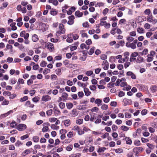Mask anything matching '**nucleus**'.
I'll return each mask as SVG.
<instances>
[{
    "mask_svg": "<svg viewBox=\"0 0 157 157\" xmlns=\"http://www.w3.org/2000/svg\"><path fill=\"white\" fill-rule=\"evenodd\" d=\"M147 145L150 149H153L155 147V146L154 145L149 143H147Z\"/></svg>",
    "mask_w": 157,
    "mask_h": 157,
    "instance_id": "obj_51",
    "label": "nucleus"
},
{
    "mask_svg": "<svg viewBox=\"0 0 157 157\" xmlns=\"http://www.w3.org/2000/svg\"><path fill=\"white\" fill-rule=\"evenodd\" d=\"M148 50L147 49H144L141 53V55H146L148 52Z\"/></svg>",
    "mask_w": 157,
    "mask_h": 157,
    "instance_id": "obj_50",
    "label": "nucleus"
},
{
    "mask_svg": "<svg viewBox=\"0 0 157 157\" xmlns=\"http://www.w3.org/2000/svg\"><path fill=\"white\" fill-rule=\"evenodd\" d=\"M73 148V146L72 145H71L67 147L66 149L68 151H71Z\"/></svg>",
    "mask_w": 157,
    "mask_h": 157,
    "instance_id": "obj_60",
    "label": "nucleus"
},
{
    "mask_svg": "<svg viewBox=\"0 0 157 157\" xmlns=\"http://www.w3.org/2000/svg\"><path fill=\"white\" fill-rule=\"evenodd\" d=\"M114 83H113L112 82H111L109 83L108 84V87L109 88H111L112 87H113L114 86Z\"/></svg>",
    "mask_w": 157,
    "mask_h": 157,
    "instance_id": "obj_49",
    "label": "nucleus"
},
{
    "mask_svg": "<svg viewBox=\"0 0 157 157\" xmlns=\"http://www.w3.org/2000/svg\"><path fill=\"white\" fill-rule=\"evenodd\" d=\"M33 140L35 142H38L39 140V138L37 136H34L33 138Z\"/></svg>",
    "mask_w": 157,
    "mask_h": 157,
    "instance_id": "obj_40",
    "label": "nucleus"
},
{
    "mask_svg": "<svg viewBox=\"0 0 157 157\" xmlns=\"http://www.w3.org/2000/svg\"><path fill=\"white\" fill-rule=\"evenodd\" d=\"M10 92L8 91H5L3 93V95L5 96H10Z\"/></svg>",
    "mask_w": 157,
    "mask_h": 157,
    "instance_id": "obj_46",
    "label": "nucleus"
},
{
    "mask_svg": "<svg viewBox=\"0 0 157 157\" xmlns=\"http://www.w3.org/2000/svg\"><path fill=\"white\" fill-rule=\"evenodd\" d=\"M57 77V76L55 75H52L51 76V79L54 80H56Z\"/></svg>",
    "mask_w": 157,
    "mask_h": 157,
    "instance_id": "obj_57",
    "label": "nucleus"
},
{
    "mask_svg": "<svg viewBox=\"0 0 157 157\" xmlns=\"http://www.w3.org/2000/svg\"><path fill=\"white\" fill-rule=\"evenodd\" d=\"M95 48L94 47H93L91 48L89 51V54L90 55H92L94 52V50Z\"/></svg>",
    "mask_w": 157,
    "mask_h": 157,
    "instance_id": "obj_48",
    "label": "nucleus"
},
{
    "mask_svg": "<svg viewBox=\"0 0 157 157\" xmlns=\"http://www.w3.org/2000/svg\"><path fill=\"white\" fill-rule=\"evenodd\" d=\"M81 155L80 154L78 153L71 155V157H80Z\"/></svg>",
    "mask_w": 157,
    "mask_h": 157,
    "instance_id": "obj_53",
    "label": "nucleus"
},
{
    "mask_svg": "<svg viewBox=\"0 0 157 157\" xmlns=\"http://www.w3.org/2000/svg\"><path fill=\"white\" fill-rule=\"evenodd\" d=\"M107 56L105 54H101L100 56V58L101 59L104 60L107 59Z\"/></svg>",
    "mask_w": 157,
    "mask_h": 157,
    "instance_id": "obj_44",
    "label": "nucleus"
},
{
    "mask_svg": "<svg viewBox=\"0 0 157 157\" xmlns=\"http://www.w3.org/2000/svg\"><path fill=\"white\" fill-rule=\"evenodd\" d=\"M28 96H25L21 98L20 99V101L21 102H23L26 101L28 100Z\"/></svg>",
    "mask_w": 157,
    "mask_h": 157,
    "instance_id": "obj_45",
    "label": "nucleus"
},
{
    "mask_svg": "<svg viewBox=\"0 0 157 157\" xmlns=\"http://www.w3.org/2000/svg\"><path fill=\"white\" fill-rule=\"evenodd\" d=\"M95 113H90V115L91 116V117L90 118V121H91L93 122L94 121V120L96 119V116L95 115Z\"/></svg>",
    "mask_w": 157,
    "mask_h": 157,
    "instance_id": "obj_21",
    "label": "nucleus"
},
{
    "mask_svg": "<svg viewBox=\"0 0 157 157\" xmlns=\"http://www.w3.org/2000/svg\"><path fill=\"white\" fill-rule=\"evenodd\" d=\"M13 113V111L12 110H10L7 112V113L1 114L0 116V118L1 119H2L6 117L7 116H8L9 114H10L11 113Z\"/></svg>",
    "mask_w": 157,
    "mask_h": 157,
    "instance_id": "obj_9",
    "label": "nucleus"
},
{
    "mask_svg": "<svg viewBox=\"0 0 157 157\" xmlns=\"http://www.w3.org/2000/svg\"><path fill=\"white\" fill-rule=\"evenodd\" d=\"M137 63H141L143 62H144V58L139 56L137 58Z\"/></svg>",
    "mask_w": 157,
    "mask_h": 157,
    "instance_id": "obj_26",
    "label": "nucleus"
},
{
    "mask_svg": "<svg viewBox=\"0 0 157 157\" xmlns=\"http://www.w3.org/2000/svg\"><path fill=\"white\" fill-rule=\"evenodd\" d=\"M9 103V101L6 100V99L4 100L2 102V105H7Z\"/></svg>",
    "mask_w": 157,
    "mask_h": 157,
    "instance_id": "obj_62",
    "label": "nucleus"
},
{
    "mask_svg": "<svg viewBox=\"0 0 157 157\" xmlns=\"http://www.w3.org/2000/svg\"><path fill=\"white\" fill-rule=\"evenodd\" d=\"M101 109L104 110H106L108 109V106L107 105L103 104L101 107Z\"/></svg>",
    "mask_w": 157,
    "mask_h": 157,
    "instance_id": "obj_36",
    "label": "nucleus"
},
{
    "mask_svg": "<svg viewBox=\"0 0 157 157\" xmlns=\"http://www.w3.org/2000/svg\"><path fill=\"white\" fill-rule=\"evenodd\" d=\"M150 89L151 92L154 93L157 91V86L156 85L152 86L151 87Z\"/></svg>",
    "mask_w": 157,
    "mask_h": 157,
    "instance_id": "obj_19",
    "label": "nucleus"
},
{
    "mask_svg": "<svg viewBox=\"0 0 157 157\" xmlns=\"http://www.w3.org/2000/svg\"><path fill=\"white\" fill-rule=\"evenodd\" d=\"M110 80V78L108 77H105V78L103 80H101L100 81V82L102 83L103 82H104L105 81L107 82H109Z\"/></svg>",
    "mask_w": 157,
    "mask_h": 157,
    "instance_id": "obj_42",
    "label": "nucleus"
},
{
    "mask_svg": "<svg viewBox=\"0 0 157 157\" xmlns=\"http://www.w3.org/2000/svg\"><path fill=\"white\" fill-rule=\"evenodd\" d=\"M73 104L71 102L67 103L66 106L67 108L69 109H71L73 106Z\"/></svg>",
    "mask_w": 157,
    "mask_h": 157,
    "instance_id": "obj_30",
    "label": "nucleus"
},
{
    "mask_svg": "<svg viewBox=\"0 0 157 157\" xmlns=\"http://www.w3.org/2000/svg\"><path fill=\"white\" fill-rule=\"evenodd\" d=\"M143 150V148L142 147H136L133 149V151L135 153V156H138L139 153L141 152Z\"/></svg>",
    "mask_w": 157,
    "mask_h": 157,
    "instance_id": "obj_2",
    "label": "nucleus"
},
{
    "mask_svg": "<svg viewBox=\"0 0 157 157\" xmlns=\"http://www.w3.org/2000/svg\"><path fill=\"white\" fill-rule=\"evenodd\" d=\"M126 46L128 48H130L132 49H135L136 47V45L133 42L129 43V42H127L126 43Z\"/></svg>",
    "mask_w": 157,
    "mask_h": 157,
    "instance_id": "obj_7",
    "label": "nucleus"
},
{
    "mask_svg": "<svg viewBox=\"0 0 157 157\" xmlns=\"http://www.w3.org/2000/svg\"><path fill=\"white\" fill-rule=\"evenodd\" d=\"M47 64V63L45 61H43L40 63V66L41 67H44L46 66Z\"/></svg>",
    "mask_w": 157,
    "mask_h": 157,
    "instance_id": "obj_52",
    "label": "nucleus"
},
{
    "mask_svg": "<svg viewBox=\"0 0 157 157\" xmlns=\"http://www.w3.org/2000/svg\"><path fill=\"white\" fill-rule=\"evenodd\" d=\"M102 102V101L101 100L98 98L97 99L94 101L95 103L98 106H99L100 105H101Z\"/></svg>",
    "mask_w": 157,
    "mask_h": 157,
    "instance_id": "obj_20",
    "label": "nucleus"
},
{
    "mask_svg": "<svg viewBox=\"0 0 157 157\" xmlns=\"http://www.w3.org/2000/svg\"><path fill=\"white\" fill-rule=\"evenodd\" d=\"M61 98L63 99V101H65L68 99V95L67 93L63 92L62 94Z\"/></svg>",
    "mask_w": 157,
    "mask_h": 157,
    "instance_id": "obj_12",
    "label": "nucleus"
},
{
    "mask_svg": "<svg viewBox=\"0 0 157 157\" xmlns=\"http://www.w3.org/2000/svg\"><path fill=\"white\" fill-rule=\"evenodd\" d=\"M24 83V81L23 79L22 78H19L17 82V86H19V85L21 84H23Z\"/></svg>",
    "mask_w": 157,
    "mask_h": 157,
    "instance_id": "obj_29",
    "label": "nucleus"
},
{
    "mask_svg": "<svg viewBox=\"0 0 157 157\" xmlns=\"http://www.w3.org/2000/svg\"><path fill=\"white\" fill-rule=\"evenodd\" d=\"M44 127L42 129V131L43 132H47L49 129L48 126L50 125V124L48 123H44L43 124Z\"/></svg>",
    "mask_w": 157,
    "mask_h": 157,
    "instance_id": "obj_4",
    "label": "nucleus"
},
{
    "mask_svg": "<svg viewBox=\"0 0 157 157\" xmlns=\"http://www.w3.org/2000/svg\"><path fill=\"white\" fill-rule=\"evenodd\" d=\"M50 122L51 123H54L56 121L57 118L55 117H50L48 119Z\"/></svg>",
    "mask_w": 157,
    "mask_h": 157,
    "instance_id": "obj_38",
    "label": "nucleus"
},
{
    "mask_svg": "<svg viewBox=\"0 0 157 157\" xmlns=\"http://www.w3.org/2000/svg\"><path fill=\"white\" fill-rule=\"evenodd\" d=\"M16 122L14 121H13L12 123H11L10 126L11 127L13 128L16 125Z\"/></svg>",
    "mask_w": 157,
    "mask_h": 157,
    "instance_id": "obj_56",
    "label": "nucleus"
},
{
    "mask_svg": "<svg viewBox=\"0 0 157 157\" xmlns=\"http://www.w3.org/2000/svg\"><path fill=\"white\" fill-rule=\"evenodd\" d=\"M75 16H77L78 17H80L82 16L83 13L82 12H81L79 11L78 10L75 12Z\"/></svg>",
    "mask_w": 157,
    "mask_h": 157,
    "instance_id": "obj_18",
    "label": "nucleus"
},
{
    "mask_svg": "<svg viewBox=\"0 0 157 157\" xmlns=\"http://www.w3.org/2000/svg\"><path fill=\"white\" fill-rule=\"evenodd\" d=\"M52 99L51 97L48 95H43L41 98L42 101H50Z\"/></svg>",
    "mask_w": 157,
    "mask_h": 157,
    "instance_id": "obj_5",
    "label": "nucleus"
},
{
    "mask_svg": "<svg viewBox=\"0 0 157 157\" xmlns=\"http://www.w3.org/2000/svg\"><path fill=\"white\" fill-rule=\"evenodd\" d=\"M121 128L122 130L124 131H127L129 129V128L128 127L125 126H122L121 127Z\"/></svg>",
    "mask_w": 157,
    "mask_h": 157,
    "instance_id": "obj_41",
    "label": "nucleus"
},
{
    "mask_svg": "<svg viewBox=\"0 0 157 157\" xmlns=\"http://www.w3.org/2000/svg\"><path fill=\"white\" fill-rule=\"evenodd\" d=\"M138 56V53L136 52L132 53L130 56L129 61L130 62H132L136 60V57Z\"/></svg>",
    "mask_w": 157,
    "mask_h": 157,
    "instance_id": "obj_3",
    "label": "nucleus"
},
{
    "mask_svg": "<svg viewBox=\"0 0 157 157\" xmlns=\"http://www.w3.org/2000/svg\"><path fill=\"white\" fill-rule=\"evenodd\" d=\"M52 109H50L49 110H48L46 112V114L48 116H50L52 115Z\"/></svg>",
    "mask_w": 157,
    "mask_h": 157,
    "instance_id": "obj_47",
    "label": "nucleus"
},
{
    "mask_svg": "<svg viewBox=\"0 0 157 157\" xmlns=\"http://www.w3.org/2000/svg\"><path fill=\"white\" fill-rule=\"evenodd\" d=\"M106 149V148L105 147H99L97 151V152L98 153L103 152Z\"/></svg>",
    "mask_w": 157,
    "mask_h": 157,
    "instance_id": "obj_24",
    "label": "nucleus"
},
{
    "mask_svg": "<svg viewBox=\"0 0 157 157\" xmlns=\"http://www.w3.org/2000/svg\"><path fill=\"white\" fill-rule=\"evenodd\" d=\"M59 107L61 109H63L65 107V104L63 102H60L59 104Z\"/></svg>",
    "mask_w": 157,
    "mask_h": 157,
    "instance_id": "obj_43",
    "label": "nucleus"
},
{
    "mask_svg": "<svg viewBox=\"0 0 157 157\" xmlns=\"http://www.w3.org/2000/svg\"><path fill=\"white\" fill-rule=\"evenodd\" d=\"M144 30L142 28L139 27L137 29V31L139 33H144Z\"/></svg>",
    "mask_w": 157,
    "mask_h": 157,
    "instance_id": "obj_34",
    "label": "nucleus"
},
{
    "mask_svg": "<svg viewBox=\"0 0 157 157\" xmlns=\"http://www.w3.org/2000/svg\"><path fill=\"white\" fill-rule=\"evenodd\" d=\"M76 124H81L83 123V120L82 119H77L76 121Z\"/></svg>",
    "mask_w": 157,
    "mask_h": 157,
    "instance_id": "obj_35",
    "label": "nucleus"
},
{
    "mask_svg": "<svg viewBox=\"0 0 157 157\" xmlns=\"http://www.w3.org/2000/svg\"><path fill=\"white\" fill-rule=\"evenodd\" d=\"M31 151L30 149H27L25 150L22 153L23 156H25L31 153Z\"/></svg>",
    "mask_w": 157,
    "mask_h": 157,
    "instance_id": "obj_16",
    "label": "nucleus"
},
{
    "mask_svg": "<svg viewBox=\"0 0 157 157\" xmlns=\"http://www.w3.org/2000/svg\"><path fill=\"white\" fill-rule=\"evenodd\" d=\"M64 124L67 126H68L70 124V120L69 119L65 120L64 121Z\"/></svg>",
    "mask_w": 157,
    "mask_h": 157,
    "instance_id": "obj_39",
    "label": "nucleus"
},
{
    "mask_svg": "<svg viewBox=\"0 0 157 157\" xmlns=\"http://www.w3.org/2000/svg\"><path fill=\"white\" fill-rule=\"evenodd\" d=\"M22 18L20 17L17 19L16 21L17 22V25L19 27H21L23 25V23L22 22Z\"/></svg>",
    "mask_w": 157,
    "mask_h": 157,
    "instance_id": "obj_10",
    "label": "nucleus"
},
{
    "mask_svg": "<svg viewBox=\"0 0 157 157\" xmlns=\"http://www.w3.org/2000/svg\"><path fill=\"white\" fill-rule=\"evenodd\" d=\"M147 20L148 22H152L153 21V16L152 15H148L147 17Z\"/></svg>",
    "mask_w": 157,
    "mask_h": 157,
    "instance_id": "obj_27",
    "label": "nucleus"
},
{
    "mask_svg": "<svg viewBox=\"0 0 157 157\" xmlns=\"http://www.w3.org/2000/svg\"><path fill=\"white\" fill-rule=\"evenodd\" d=\"M49 3H52L54 5L57 6L58 4V2L57 0H48Z\"/></svg>",
    "mask_w": 157,
    "mask_h": 157,
    "instance_id": "obj_15",
    "label": "nucleus"
},
{
    "mask_svg": "<svg viewBox=\"0 0 157 157\" xmlns=\"http://www.w3.org/2000/svg\"><path fill=\"white\" fill-rule=\"evenodd\" d=\"M47 48L48 49L50 52H52L54 50V47L53 44L48 42L46 45Z\"/></svg>",
    "mask_w": 157,
    "mask_h": 157,
    "instance_id": "obj_8",
    "label": "nucleus"
},
{
    "mask_svg": "<svg viewBox=\"0 0 157 157\" xmlns=\"http://www.w3.org/2000/svg\"><path fill=\"white\" fill-rule=\"evenodd\" d=\"M93 74V72L92 71H88L86 72V74L88 76L91 75Z\"/></svg>",
    "mask_w": 157,
    "mask_h": 157,
    "instance_id": "obj_55",
    "label": "nucleus"
},
{
    "mask_svg": "<svg viewBox=\"0 0 157 157\" xmlns=\"http://www.w3.org/2000/svg\"><path fill=\"white\" fill-rule=\"evenodd\" d=\"M25 105L31 108H33L34 106V105L33 104H31L29 101H28L26 102Z\"/></svg>",
    "mask_w": 157,
    "mask_h": 157,
    "instance_id": "obj_25",
    "label": "nucleus"
},
{
    "mask_svg": "<svg viewBox=\"0 0 157 157\" xmlns=\"http://www.w3.org/2000/svg\"><path fill=\"white\" fill-rule=\"evenodd\" d=\"M63 70V68H58L56 70V74L58 75H60L61 74V70Z\"/></svg>",
    "mask_w": 157,
    "mask_h": 157,
    "instance_id": "obj_32",
    "label": "nucleus"
},
{
    "mask_svg": "<svg viewBox=\"0 0 157 157\" xmlns=\"http://www.w3.org/2000/svg\"><path fill=\"white\" fill-rule=\"evenodd\" d=\"M117 153H121L123 151V150L121 148H118L114 150Z\"/></svg>",
    "mask_w": 157,
    "mask_h": 157,
    "instance_id": "obj_33",
    "label": "nucleus"
},
{
    "mask_svg": "<svg viewBox=\"0 0 157 157\" xmlns=\"http://www.w3.org/2000/svg\"><path fill=\"white\" fill-rule=\"evenodd\" d=\"M109 9L107 8H105L104 10H103L102 13L104 15H106L109 11Z\"/></svg>",
    "mask_w": 157,
    "mask_h": 157,
    "instance_id": "obj_54",
    "label": "nucleus"
},
{
    "mask_svg": "<svg viewBox=\"0 0 157 157\" xmlns=\"http://www.w3.org/2000/svg\"><path fill=\"white\" fill-rule=\"evenodd\" d=\"M79 128H80L77 125H75L73 128L72 130L74 131H77L78 132V131L79 130Z\"/></svg>",
    "mask_w": 157,
    "mask_h": 157,
    "instance_id": "obj_58",
    "label": "nucleus"
},
{
    "mask_svg": "<svg viewBox=\"0 0 157 157\" xmlns=\"http://www.w3.org/2000/svg\"><path fill=\"white\" fill-rule=\"evenodd\" d=\"M129 55V52H126L124 53V60L126 61H128V56Z\"/></svg>",
    "mask_w": 157,
    "mask_h": 157,
    "instance_id": "obj_17",
    "label": "nucleus"
},
{
    "mask_svg": "<svg viewBox=\"0 0 157 157\" xmlns=\"http://www.w3.org/2000/svg\"><path fill=\"white\" fill-rule=\"evenodd\" d=\"M78 114L76 110L74 109L72 111L71 113L69 114V116L71 117H75L77 116Z\"/></svg>",
    "mask_w": 157,
    "mask_h": 157,
    "instance_id": "obj_13",
    "label": "nucleus"
},
{
    "mask_svg": "<svg viewBox=\"0 0 157 157\" xmlns=\"http://www.w3.org/2000/svg\"><path fill=\"white\" fill-rule=\"evenodd\" d=\"M32 40L34 42L37 41L38 40V38L37 35L34 34L32 37Z\"/></svg>",
    "mask_w": 157,
    "mask_h": 157,
    "instance_id": "obj_23",
    "label": "nucleus"
},
{
    "mask_svg": "<svg viewBox=\"0 0 157 157\" xmlns=\"http://www.w3.org/2000/svg\"><path fill=\"white\" fill-rule=\"evenodd\" d=\"M126 40L128 41L127 42H129V43H130L134 40V38L130 36H129L127 37Z\"/></svg>",
    "mask_w": 157,
    "mask_h": 157,
    "instance_id": "obj_31",
    "label": "nucleus"
},
{
    "mask_svg": "<svg viewBox=\"0 0 157 157\" xmlns=\"http://www.w3.org/2000/svg\"><path fill=\"white\" fill-rule=\"evenodd\" d=\"M84 91L86 96H88L91 94V92L89 91V89L87 88H84Z\"/></svg>",
    "mask_w": 157,
    "mask_h": 157,
    "instance_id": "obj_14",
    "label": "nucleus"
},
{
    "mask_svg": "<svg viewBox=\"0 0 157 157\" xmlns=\"http://www.w3.org/2000/svg\"><path fill=\"white\" fill-rule=\"evenodd\" d=\"M123 101L125 103L124 106H126L127 104L131 105L132 104V101L131 100L125 98L123 100Z\"/></svg>",
    "mask_w": 157,
    "mask_h": 157,
    "instance_id": "obj_11",
    "label": "nucleus"
},
{
    "mask_svg": "<svg viewBox=\"0 0 157 157\" xmlns=\"http://www.w3.org/2000/svg\"><path fill=\"white\" fill-rule=\"evenodd\" d=\"M22 144V143L21 141L17 140V142L15 143V145L17 147H19Z\"/></svg>",
    "mask_w": 157,
    "mask_h": 157,
    "instance_id": "obj_64",
    "label": "nucleus"
},
{
    "mask_svg": "<svg viewBox=\"0 0 157 157\" xmlns=\"http://www.w3.org/2000/svg\"><path fill=\"white\" fill-rule=\"evenodd\" d=\"M15 147L13 145H10L9 147V149L10 150H13L15 149Z\"/></svg>",
    "mask_w": 157,
    "mask_h": 157,
    "instance_id": "obj_63",
    "label": "nucleus"
},
{
    "mask_svg": "<svg viewBox=\"0 0 157 157\" xmlns=\"http://www.w3.org/2000/svg\"><path fill=\"white\" fill-rule=\"evenodd\" d=\"M78 97L80 98H82L84 96V93L82 91L79 92L78 93Z\"/></svg>",
    "mask_w": 157,
    "mask_h": 157,
    "instance_id": "obj_61",
    "label": "nucleus"
},
{
    "mask_svg": "<svg viewBox=\"0 0 157 157\" xmlns=\"http://www.w3.org/2000/svg\"><path fill=\"white\" fill-rule=\"evenodd\" d=\"M78 84L79 86H81L84 88H84H86V87L87 86V84L86 83H82L80 82H78Z\"/></svg>",
    "mask_w": 157,
    "mask_h": 157,
    "instance_id": "obj_22",
    "label": "nucleus"
},
{
    "mask_svg": "<svg viewBox=\"0 0 157 157\" xmlns=\"http://www.w3.org/2000/svg\"><path fill=\"white\" fill-rule=\"evenodd\" d=\"M59 30L56 33V35L59 36L61 34H64L65 31L64 26L62 24H60L59 26Z\"/></svg>",
    "mask_w": 157,
    "mask_h": 157,
    "instance_id": "obj_1",
    "label": "nucleus"
},
{
    "mask_svg": "<svg viewBox=\"0 0 157 157\" xmlns=\"http://www.w3.org/2000/svg\"><path fill=\"white\" fill-rule=\"evenodd\" d=\"M26 128V126L24 124H20L17 125V129L19 131H22Z\"/></svg>",
    "mask_w": 157,
    "mask_h": 157,
    "instance_id": "obj_6",
    "label": "nucleus"
},
{
    "mask_svg": "<svg viewBox=\"0 0 157 157\" xmlns=\"http://www.w3.org/2000/svg\"><path fill=\"white\" fill-rule=\"evenodd\" d=\"M104 5V3L101 2H98L97 4L95 5V6L96 7L98 6L99 7H102Z\"/></svg>",
    "mask_w": 157,
    "mask_h": 157,
    "instance_id": "obj_37",
    "label": "nucleus"
},
{
    "mask_svg": "<svg viewBox=\"0 0 157 157\" xmlns=\"http://www.w3.org/2000/svg\"><path fill=\"white\" fill-rule=\"evenodd\" d=\"M145 14H146L148 15L151 13V11L149 9H146L144 12Z\"/></svg>",
    "mask_w": 157,
    "mask_h": 157,
    "instance_id": "obj_59",
    "label": "nucleus"
},
{
    "mask_svg": "<svg viewBox=\"0 0 157 157\" xmlns=\"http://www.w3.org/2000/svg\"><path fill=\"white\" fill-rule=\"evenodd\" d=\"M40 98L38 96H36L32 98V101L35 103H37L40 100Z\"/></svg>",
    "mask_w": 157,
    "mask_h": 157,
    "instance_id": "obj_28",
    "label": "nucleus"
}]
</instances>
